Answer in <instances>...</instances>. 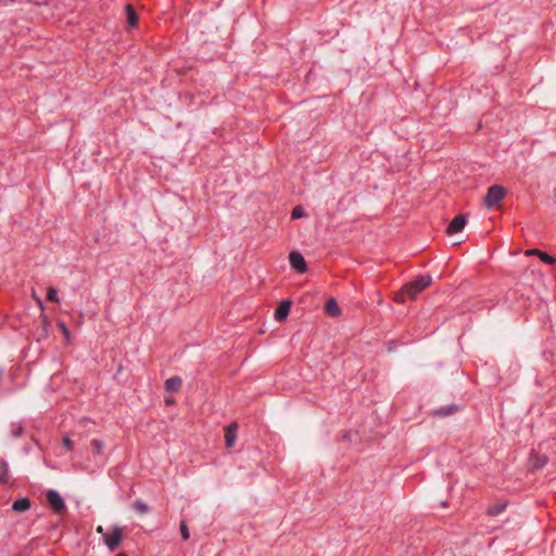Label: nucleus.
Segmentation results:
<instances>
[{"instance_id": "nucleus-12", "label": "nucleus", "mask_w": 556, "mask_h": 556, "mask_svg": "<svg viewBox=\"0 0 556 556\" xmlns=\"http://www.w3.org/2000/svg\"><path fill=\"white\" fill-rule=\"evenodd\" d=\"M459 410V406L455 405V404H450V405H446V406H442L438 409H434L433 410V416L434 417H439V418H444V417H447V416H451L453 414H455L456 412Z\"/></svg>"}, {"instance_id": "nucleus-2", "label": "nucleus", "mask_w": 556, "mask_h": 556, "mask_svg": "<svg viewBox=\"0 0 556 556\" xmlns=\"http://www.w3.org/2000/svg\"><path fill=\"white\" fill-rule=\"evenodd\" d=\"M507 189L501 185H492L483 198V204L486 208L492 210L500 206L502 200L506 197Z\"/></svg>"}, {"instance_id": "nucleus-24", "label": "nucleus", "mask_w": 556, "mask_h": 556, "mask_svg": "<svg viewBox=\"0 0 556 556\" xmlns=\"http://www.w3.org/2000/svg\"><path fill=\"white\" fill-rule=\"evenodd\" d=\"M179 528H180V533H181L182 539L185 541L188 540L190 538V533H189V529H188L187 522L181 520L180 525H179Z\"/></svg>"}, {"instance_id": "nucleus-15", "label": "nucleus", "mask_w": 556, "mask_h": 556, "mask_svg": "<svg viewBox=\"0 0 556 556\" xmlns=\"http://www.w3.org/2000/svg\"><path fill=\"white\" fill-rule=\"evenodd\" d=\"M31 506V502L28 497H21L13 502L12 509L16 513H24Z\"/></svg>"}, {"instance_id": "nucleus-6", "label": "nucleus", "mask_w": 556, "mask_h": 556, "mask_svg": "<svg viewBox=\"0 0 556 556\" xmlns=\"http://www.w3.org/2000/svg\"><path fill=\"white\" fill-rule=\"evenodd\" d=\"M289 262L293 269L300 274L307 271V265L303 255L298 251H292L289 254Z\"/></svg>"}, {"instance_id": "nucleus-22", "label": "nucleus", "mask_w": 556, "mask_h": 556, "mask_svg": "<svg viewBox=\"0 0 556 556\" xmlns=\"http://www.w3.org/2000/svg\"><path fill=\"white\" fill-rule=\"evenodd\" d=\"M58 327L64 336L65 342L68 344L71 341V331L63 320L58 321Z\"/></svg>"}, {"instance_id": "nucleus-25", "label": "nucleus", "mask_w": 556, "mask_h": 556, "mask_svg": "<svg viewBox=\"0 0 556 556\" xmlns=\"http://www.w3.org/2000/svg\"><path fill=\"white\" fill-rule=\"evenodd\" d=\"M63 447L66 451H72L74 448V442L68 437H64V439H63Z\"/></svg>"}, {"instance_id": "nucleus-27", "label": "nucleus", "mask_w": 556, "mask_h": 556, "mask_svg": "<svg viewBox=\"0 0 556 556\" xmlns=\"http://www.w3.org/2000/svg\"><path fill=\"white\" fill-rule=\"evenodd\" d=\"M165 402H166V404H167V405H170V404H174V403H175V401H174V400H169V399H167Z\"/></svg>"}, {"instance_id": "nucleus-20", "label": "nucleus", "mask_w": 556, "mask_h": 556, "mask_svg": "<svg viewBox=\"0 0 556 556\" xmlns=\"http://www.w3.org/2000/svg\"><path fill=\"white\" fill-rule=\"evenodd\" d=\"M91 445V450H92V453L93 454H101L103 452V448H104V443L99 440V439H93L90 443Z\"/></svg>"}, {"instance_id": "nucleus-7", "label": "nucleus", "mask_w": 556, "mask_h": 556, "mask_svg": "<svg viewBox=\"0 0 556 556\" xmlns=\"http://www.w3.org/2000/svg\"><path fill=\"white\" fill-rule=\"evenodd\" d=\"M225 445L227 448L233 447L236 440H237V432H238V424L237 422H230L228 426L225 427Z\"/></svg>"}, {"instance_id": "nucleus-30", "label": "nucleus", "mask_w": 556, "mask_h": 556, "mask_svg": "<svg viewBox=\"0 0 556 556\" xmlns=\"http://www.w3.org/2000/svg\"><path fill=\"white\" fill-rule=\"evenodd\" d=\"M115 556H127L125 553H118Z\"/></svg>"}, {"instance_id": "nucleus-8", "label": "nucleus", "mask_w": 556, "mask_h": 556, "mask_svg": "<svg viewBox=\"0 0 556 556\" xmlns=\"http://www.w3.org/2000/svg\"><path fill=\"white\" fill-rule=\"evenodd\" d=\"M292 306L291 300H282L275 309L274 316L277 321H283L289 316Z\"/></svg>"}, {"instance_id": "nucleus-16", "label": "nucleus", "mask_w": 556, "mask_h": 556, "mask_svg": "<svg viewBox=\"0 0 556 556\" xmlns=\"http://www.w3.org/2000/svg\"><path fill=\"white\" fill-rule=\"evenodd\" d=\"M508 506V502H498V503H495L494 505H491L486 508V516L489 517H496L498 516L500 514H502Z\"/></svg>"}, {"instance_id": "nucleus-17", "label": "nucleus", "mask_w": 556, "mask_h": 556, "mask_svg": "<svg viewBox=\"0 0 556 556\" xmlns=\"http://www.w3.org/2000/svg\"><path fill=\"white\" fill-rule=\"evenodd\" d=\"M0 483L8 484L9 483V465L5 459H0Z\"/></svg>"}, {"instance_id": "nucleus-31", "label": "nucleus", "mask_w": 556, "mask_h": 556, "mask_svg": "<svg viewBox=\"0 0 556 556\" xmlns=\"http://www.w3.org/2000/svg\"><path fill=\"white\" fill-rule=\"evenodd\" d=\"M2 377H3V370L0 369V380L2 379Z\"/></svg>"}, {"instance_id": "nucleus-4", "label": "nucleus", "mask_w": 556, "mask_h": 556, "mask_svg": "<svg viewBox=\"0 0 556 556\" xmlns=\"http://www.w3.org/2000/svg\"><path fill=\"white\" fill-rule=\"evenodd\" d=\"M46 497L49 506L55 514H62L65 510V502L58 491L49 490L46 493Z\"/></svg>"}, {"instance_id": "nucleus-19", "label": "nucleus", "mask_w": 556, "mask_h": 556, "mask_svg": "<svg viewBox=\"0 0 556 556\" xmlns=\"http://www.w3.org/2000/svg\"><path fill=\"white\" fill-rule=\"evenodd\" d=\"M47 300L51 303H60V298L54 287H49L47 289Z\"/></svg>"}, {"instance_id": "nucleus-23", "label": "nucleus", "mask_w": 556, "mask_h": 556, "mask_svg": "<svg viewBox=\"0 0 556 556\" xmlns=\"http://www.w3.org/2000/svg\"><path fill=\"white\" fill-rule=\"evenodd\" d=\"M305 214L304 208L300 205L295 206L291 212V218L292 219H299L303 217Z\"/></svg>"}, {"instance_id": "nucleus-9", "label": "nucleus", "mask_w": 556, "mask_h": 556, "mask_svg": "<svg viewBox=\"0 0 556 556\" xmlns=\"http://www.w3.org/2000/svg\"><path fill=\"white\" fill-rule=\"evenodd\" d=\"M527 255L538 256L544 264L554 265L556 263V257L553 255L540 250V249H530L526 251Z\"/></svg>"}, {"instance_id": "nucleus-3", "label": "nucleus", "mask_w": 556, "mask_h": 556, "mask_svg": "<svg viewBox=\"0 0 556 556\" xmlns=\"http://www.w3.org/2000/svg\"><path fill=\"white\" fill-rule=\"evenodd\" d=\"M97 531L102 533V539L110 552H114L123 540V529L121 527H113L110 531L103 533V528L98 527Z\"/></svg>"}, {"instance_id": "nucleus-10", "label": "nucleus", "mask_w": 556, "mask_h": 556, "mask_svg": "<svg viewBox=\"0 0 556 556\" xmlns=\"http://www.w3.org/2000/svg\"><path fill=\"white\" fill-rule=\"evenodd\" d=\"M125 13L127 16V27L136 28L139 24V16H138L134 5L130 3H127L125 5Z\"/></svg>"}, {"instance_id": "nucleus-5", "label": "nucleus", "mask_w": 556, "mask_h": 556, "mask_svg": "<svg viewBox=\"0 0 556 556\" xmlns=\"http://www.w3.org/2000/svg\"><path fill=\"white\" fill-rule=\"evenodd\" d=\"M467 224V215L458 214L448 224L445 232L448 236L460 232Z\"/></svg>"}, {"instance_id": "nucleus-18", "label": "nucleus", "mask_w": 556, "mask_h": 556, "mask_svg": "<svg viewBox=\"0 0 556 556\" xmlns=\"http://www.w3.org/2000/svg\"><path fill=\"white\" fill-rule=\"evenodd\" d=\"M132 508L140 515L147 514L150 510L149 506L141 500H136L132 503Z\"/></svg>"}, {"instance_id": "nucleus-11", "label": "nucleus", "mask_w": 556, "mask_h": 556, "mask_svg": "<svg viewBox=\"0 0 556 556\" xmlns=\"http://www.w3.org/2000/svg\"><path fill=\"white\" fill-rule=\"evenodd\" d=\"M182 380L179 376H173L165 380L164 389L168 393H178L181 389Z\"/></svg>"}, {"instance_id": "nucleus-13", "label": "nucleus", "mask_w": 556, "mask_h": 556, "mask_svg": "<svg viewBox=\"0 0 556 556\" xmlns=\"http://www.w3.org/2000/svg\"><path fill=\"white\" fill-rule=\"evenodd\" d=\"M325 313L330 317H338L341 315V308L339 307L334 298H330L325 304Z\"/></svg>"}, {"instance_id": "nucleus-14", "label": "nucleus", "mask_w": 556, "mask_h": 556, "mask_svg": "<svg viewBox=\"0 0 556 556\" xmlns=\"http://www.w3.org/2000/svg\"><path fill=\"white\" fill-rule=\"evenodd\" d=\"M49 327H50V323H49V319H48L47 315L41 314L40 315V326L38 328V330L40 332L38 334L37 341H40L41 339H47L48 338V336H49Z\"/></svg>"}, {"instance_id": "nucleus-21", "label": "nucleus", "mask_w": 556, "mask_h": 556, "mask_svg": "<svg viewBox=\"0 0 556 556\" xmlns=\"http://www.w3.org/2000/svg\"><path fill=\"white\" fill-rule=\"evenodd\" d=\"M24 432V427L21 422L11 424V434L14 438H20Z\"/></svg>"}, {"instance_id": "nucleus-1", "label": "nucleus", "mask_w": 556, "mask_h": 556, "mask_svg": "<svg viewBox=\"0 0 556 556\" xmlns=\"http://www.w3.org/2000/svg\"><path fill=\"white\" fill-rule=\"evenodd\" d=\"M432 283V277L429 274L420 275L412 281L405 283L395 294L396 303H404L406 299L415 300L425 289Z\"/></svg>"}, {"instance_id": "nucleus-29", "label": "nucleus", "mask_w": 556, "mask_h": 556, "mask_svg": "<svg viewBox=\"0 0 556 556\" xmlns=\"http://www.w3.org/2000/svg\"><path fill=\"white\" fill-rule=\"evenodd\" d=\"M441 506H443V507H447V502H442V503H441Z\"/></svg>"}, {"instance_id": "nucleus-26", "label": "nucleus", "mask_w": 556, "mask_h": 556, "mask_svg": "<svg viewBox=\"0 0 556 556\" xmlns=\"http://www.w3.org/2000/svg\"><path fill=\"white\" fill-rule=\"evenodd\" d=\"M397 345H399L397 341H395V340H391V341L388 343V350H389V351H393Z\"/></svg>"}, {"instance_id": "nucleus-28", "label": "nucleus", "mask_w": 556, "mask_h": 556, "mask_svg": "<svg viewBox=\"0 0 556 556\" xmlns=\"http://www.w3.org/2000/svg\"><path fill=\"white\" fill-rule=\"evenodd\" d=\"M37 301H38V303H39L40 307L43 309L42 301H41L40 299H38V298H37Z\"/></svg>"}]
</instances>
